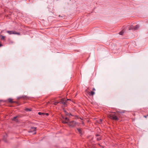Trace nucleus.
<instances>
[{"label":"nucleus","instance_id":"nucleus-1","mask_svg":"<svg viewBox=\"0 0 148 148\" xmlns=\"http://www.w3.org/2000/svg\"><path fill=\"white\" fill-rule=\"evenodd\" d=\"M109 117L110 118L113 120H119V118L116 115L115 113H112L109 115Z\"/></svg>","mask_w":148,"mask_h":148},{"label":"nucleus","instance_id":"nucleus-2","mask_svg":"<svg viewBox=\"0 0 148 148\" xmlns=\"http://www.w3.org/2000/svg\"><path fill=\"white\" fill-rule=\"evenodd\" d=\"M59 103H60L63 104L64 105V106H66V101H65L64 99H62L60 101L55 102L54 103L55 105H56Z\"/></svg>","mask_w":148,"mask_h":148},{"label":"nucleus","instance_id":"nucleus-3","mask_svg":"<svg viewBox=\"0 0 148 148\" xmlns=\"http://www.w3.org/2000/svg\"><path fill=\"white\" fill-rule=\"evenodd\" d=\"M139 27L138 25H137L135 26L131 25L129 27V29L130 30H136L138 29Z\"/></svg>","mask_w":148,"mask_h":148},{"label":"nucleus","instance_id":"nucleus-4","mask_svg":"<svg viewBox=\"0 0 148 148\" xmlns=\"http://www.w3.org/2000/svg\"><path fill=\"white\" fill-rule=\"evenodd\" d=\"M78 123H77L75 121H72L68 123V125L70 127H74Z\"/></svg>","mask_w":148,"mask_h":148},{"label":"nucleus","instance_id":"nucleus-5","mask_svg":"<svg viewBox=\"0 0 148 148\" xmlns=\"http://www.w3.org/2000/svg\"><path fill=\"white\" fill-rule=\"evenodd\" d=\"M36 127H32L31 128L30 130L29 131V132L30 133H32L33 134H35L36 133Z\"/></svg>","mask_w":148,"mask_h":148},{"label":"nucleus","instance_id":"nucleus-6","mask_svg":"<svg viewBox=\"0 0 148 148\" xmlns=\"http://www.w3.org/2000/svg\"><path fill=\"white\" fill-rule=\"evenodd\" d=\"M7 32L10 35L12 34H15L19 35L20 34L19 33L16 32L15 31H7Z\"/></svg>","mask_w":148,"mask_h":148},{"label":"nucleus","instance_id":"nucleus-7","mask_svg":"<svg viewBox=\"0 0 148 148\" xmlns=\"http://www.w3.org/2000/svg\"><path fill=\"white\" fill-rule=\"evenodd\" d=\"M77 129L78 131V132L79 134H82V130L81 129H80L79 128H77Z\"/></svg>","mask_w":148,"mask_h":148},{"label":"nucleus","instance_id":"nucleus-8","mask_svg":"<svg viewBox=\"0 0 148 148\" xmlns=\"http://www.w3.org/2000/svg\"><path fill=\"white\" fill-rule=\"evenodd\" d=\"M5 135V136H4V137L3 138V139L5 141H6V138L7 137V135L6 134Z\"/></svg>","mask_w":148,"mask_h":148},{"label":"nucleus","instance_id":"nucleus-9","mask_svg":"<svg viewBox=\"0 0 148 148\" xmlns=\"http://www.w3.org/2000/svg\"><path fill=\"white\" fill-rule=\"evenodd\" d=\"M123 33H124V31H123V30H122L119 32V34H120L121 35H123Z\"/></svg>","mask_w":148,"mask_h":148},{"label":"nucleus","instance_id":"nucleus-10","mask_svg":"<svg viewBox=\"0 0 148 148\" xmlns=\"http://www.w3.org/2000/svg\"><path fill=\"white\" fill-rule=\"evenodd\" d=\"M95 94V92L93 91H91L90 92V95L93 96Z\"/></svg>","mask_w":148,"mask_h":148},{"label":"nucleus","instance_id":"nucleus-11","mask_svg":"<svg viewBox=\"0 0 148 148\" xmlns=\"http://www.w3.org/2000/svg\"><path fill=\"white\" fill-rule=\"evenodd\" d=\"M8 101L10 103H12L13 102L12 99L11 98L9 99H8Z\"/></svg>","mask_w":148,"mask_h":148},{"label":"nucleus","instance_id":"nucleus-12","mask_svg":"<svg viewBox=\"0 0 148 148\" xmlns=\"http://www.w3.org/2000/svg\"><path fill=\"white\" fill-rule=\"evenodd\" d=\"M25 111H31V110L28 108H26L25 109Z\"/></svg>","mask_w":148,"mask_h":148},{"label":"nucleus","instance_id":"nucleus-13","mask_svg":"<svg viewBox=\"0 0 148 148\" xmlns=\"http://www.w3.org/2000/svg\"><path fill=\"white\" fill-rule=\"evenodd\" d=\"M1 39L3 40H5V37L4 36H3L2 35H1Z\"/></svg>","mask_w":148,"mask_h":148},{"label":"nucleus","instance_id":"nucleus-14","mask_svg":"<svg viewBox=\"0 0 148 148\" xmlns=\"http://www.w3.org/2000/svg\"><path fill=\"white\" fill-rule=\"evenodd\" d=\"M88 88L87 89L85 90V92L88 94H89L90 93V92L89 91H88Z\"/></svg>","mask_w":148,"mask_h":148},{"label":"nucleus","instance_id":"nucleus-15","mask_svg":"<svg viewBox=\"0 0 148 148\" xmlns=\"http://www.w3.org/2000/svg\"><path fill=\"white\" fill-rule=\"evenodd\" d=\"M62 122L63 123H67L68 124V123L67 122H66L65 121H62Z\"/></svg>","mask_w":148,"mask_h":148},{"label":"nucleus","instance_id":"nucleus-16","mask_svg":"<svg viewBox=\"0 0 148 148\" xmlns=\"http://www.w3.org/2000/svg\"><path fill=\"white\" fill-rule=\"evenodd\" d=\"M65 120H66L67 121H69V119H68L67 117H65Z\"/></svg>","mask_w":148,"mask_h":148},{"label":"nucleus","instance_id":"nucleus-17","mask_svg":"<svg viewBox=\"0 0 148 148\" xmlns=\"http://www.w3.org/2000/svg\"><path fill=\"white\" fill-rule=\"evenodd\" d=\"M97 140H99L101 139V138L100 137L97 138Z\"/></svg>","mask_w":148,"mask_h":148},{"label":"nucleus","instance_id":"nucleus-18","mask_svg":"<svg viewBox=\"0 0 148 148\" xmlns=\"http://www.w3.org/2000/svg\"><path fill=\"white\" fill-rule=\"evenodd\" d=\"M99 121H99V123H101V122H102V119H100L99 120Z\"/></svg>","mask_w":148,"mask_h":148},{"label":"nucleus","instance_id":"nucleus-19","mask_svg":"<svg viewBox=\"0 0 148 148\" xmlns=\"http://www.w3.org/2000/svg\"><path fill=\"white\" fill-rule=\"evenodd\" d=\"M17 116H15L14 117L13 119V120H14L15 119H16L17 118Z\"/></svg>","mask_w":148,"mask_h":148},{"label":"nucleus","instance_id":"nucleus-20","mask_svg":"<svg viewBox=\"0 0 148 148\" xmlns=\"http://www.w3.org/2000/svg\"><path fill=\"white\" fill-rule=\"evenodd\" d=\"M38 114L39 115H41L42 114V113L40 112H39L38 113Z\"/></svg>","mask_w":148,"mask_h":148},{"label":"nucleus","instance_id":"nucleus-21","mask_svg":"<svg viewBox=\"0 0 148 148\" xmlns=\"http://www.w3.org/2000/svg\"><path fill=\"white\" fill-rule=\"evenodd\" d=\"M3 46V45L0 43V47H1Z\"/></svg>","mask_w":148,"mask_h":148},{"label":"nucleus","instance_id":"nucleus-22","mask_svg":"<svg viewBox=\"0 0 148 148\" xmlns=\"http://www.w3.org/2000/svg\"><path fill=\"white\" fill-rule=\"evenodd\" d=\"M93 90H95V88H93Z\"/></svg>","mask_w":148,"mask_h":148},{"label":"nucleus","instance_id":"nucleus-23","mask_svg":"<svg viewBox=\"0 0 148 148\" xmlns=\"http://www.w3.org/2000/svg\"><path fill=\"white\" fill-rule=\"evenodd\" d=\"M144 117H145V118H146V117H147V116H144Z\"/></svg>","mask_w":148,"mask_h":148},{"label":"nucleus","instance_id":"nucleus-24","mask_svg":"<svg viewBox=\"0 0 148 148\" xmlns=\"http://www.w3.org/2000/svg\"><path fill=\"white\" fill-rule=\"evenodd\" d=\"M47 115H48V113H47Z\"/></svg>","mask_w":148,"mask_h":148}]
</instances>
